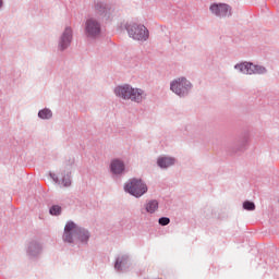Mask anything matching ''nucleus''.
Returning <instances> with one entry per match:
<instances>
[{
  "label": "nucleus",
  "instance_id": "obj_1",
  "mask_svg": "<svg viewBox=\"0 0 279 279\" xmlns=\"http://www.w3.org/2000/svg\"><path fill=\"white\" fill-rule=\"evenodd\" d=\"M74 235L76 239L83 243L84 245L88 244V241L92 236L89 230L87 228H83L82 226H77L75 221L70 219L66 221L64 226V232H63V241L64 243H74Z\"/></svg>",
  "mask_w": 279,
  "mask_h": 279
},
{
  "label": "nucleus",
  "instance_id": "obj_2",
  "mask_svg": "<svg viewBox=\"0 0 279 279\" xmlns=\"http://www.w3.org/2000/svg\"><path fill=\"white\" fill-rule=\"evenodd\" d=\"M122 29L129 34V38L137 40L140 43H146L150 36L149 29L141 23H134V21H128L122 25Z\"/></svg>",
  "mask_w": 279,
  "mask_h": 279
},
{
  "label": "nucleus",
  "instance_id": "obj_3",
  "mask_svg": "<svg viewBox=\"0 0 279 279\" xmlns=\"http://www.w3.org/2000/svg\"><path fill=\"white\" fill-rule=\"evenodd\" d=\"M113 93L117 97H120L122 99H131V101H135L136 104H141L145 95V90H143L142 88H133L131 84L116 86Z\"/></svg>",
  "mask_w": 279,
  "mask_h": 279
},
{
  "label": "nucleus",
  "instance_id": "obj_4",
  "mask_svg": "<svg viewBox=\"0 0 279 279\" xmlns=\"http://www.w3.org/2000/svg\"><path fill=\"white\" fill-rule=\"evenodd\" d=\"M124 192L133 197L140 198L148 193V186L143 178H130V180L124 183Z\"/></svg>",
  "mask_w": 279,
  "mask_h": 279
},
{
  "label": "nucleus",
  "instance_id": "obj_5",
  "mask_svg": "<svg viewBox=\"0 0 279 279\" xmlns=\"http://www.w3.org/2000/svg\"><path fill=\"white\" fill-rule=\"evenodd\" d=\"M194 84L187 77H177L170 82V90L180 98L191 95Z\"/></svg>",
  "mask_w": 279,
  "mask_h": 279
},
{
  "label": "nucleus",
  "instance_id": "obj_6",
  "mask_svg": "<svg viewBox=\"0 0 279 279\" xmlns=\"http://www.w3.org/2000/svg\"><path fill=\"white\" fill-rule=\"evenodd\" d=\"M133 265L131 254L120 253L116 255L113 260V269L118 274H128Z\"/></svg>",
  "mask_w": 279,
  "mask_h": 279
},
{
  "label": "nucleus",
  "instance_id": "obj_7",
  "mask_svg": "<svg viewBox=\"0 0 279 279\" xmlns=\"http://www.w3.org/2000/svg\"><path fill=\"white\" fill-rule=\"evenodd\" d=\"M25 251L29 260H38L44 254V243L38 239H31L26 243Z\"/></svg>",
  "mask_w": 279,
  "mask_h": 279
},
{
  "label": "nucleus",
  "instance_id": "obj_8",
  "mask_svg": "<svg viewBox=\"0 0 279 279\" xmlns=\"http://www.w3.org/2000/svg\"><path fill=\"white\" fill-rule=\"evenodd\" d=\"M234 69L240 73H244L245 75H264L265 73H267L266 66L253 64L252 62H240V64L234 65Z\"/></svg>",
  "mask_w": 279,
  "mask_h": 279
},
{
  "label": "nucleus",
  "instance_id": "obj_9",
  "mask_svg": "<svg viewBox=\"0 0 279 279\" xmlns=\"http://www.w3.org/2000/svg\"><path fill=\"white\" fill-rule=\"evenodd\" d=\"M101 32H102L101 23L97 21V19H87L85 23V28H84L86 38H92V39L99 38V36L101 35Z\"/></svg>",
  "mask_w": 279,
  "mask_h": 279
},
{
  "label": "nucleus",
  "instance_id": "obj_10",
  "mask_svg": "<svg viewBox=\"0 0 279 279\" xmlns=\"http://www.w3.org/2000/svg\"><path fill=\"white\" fill-rule=\"evenodd\" d=\"M95 14L100 21H110L113 14L112 5L105 1H95Z\"/></svg>",
  "mask_w": 279,
  "mask_h": 279
},
{
  "label": "nucleus",
  "instance_id": "obj_11",
  "mask_svg": "<svg viewBox=\"0 0 279 279\" xmlns=\"http://www.w3.org/2000/svg\"><path fill=\"white\" fill-rule=\"evenodd\" d=\"M74 39V32L72 27H65L58 40V51L63 53L69 49Z\"/></svg>",
  "mask_w": 279,
  "mask_h": 279
},
{
  "label": "nucleus",
  "instance_id": "obj_12",
  "mask_svg": "<svg viewBox=\"0 0 279 279\" xmlns=\"http://www.w3.org/2000/svg\"><path fill=\"white\" fill-rule=\"evenodd\" d=\"M209 11L218 19L232 16V8L231 5H228V3H211L209 5Z\"/></svg>",
  "mask_w": 279,
  "mask_h": 279
},
{
  "label": "nucleus",
  "instance_id": "obj_13",
  "mask_svg": "<svg viewBox=\"0 0 279 279\" xmlns=\"http://www.w3.org/2000/svg\"><path fill=\"white\" fill-rule=\"evenodd\" d=\"M109 169L113 175H125L126 165L121 158H113L109 165Z\"/></svg>",
  "mask_w": 279,
  "mask_h": 279
},
{
  "label": "nucleus",
  "instance_id": "obj_14",
  "mask_svg": "<svg viewBox=\"0 0 279 279\" xmlns=\"http://www.w3.org/2000/svg\"><path fill=\"white\" fill-rule=\"evenodd\" d=\"M177 162V158L173 156H158L156 163L159 169H169L170 167H173Z\"/></svg>",
  "mask_w": 279,
  "mask_h": 279
},
{
  "label": "nucleus",
  "instance_id": "obj_15",
  "mask_svg": "<svg viewBox=\"0 0 279 279\" xmlns=\"http://www.w3.org/2000/svg\"><path fill=\"white\" fill-rule=\"evenodd\" d=\"M250 143V137L247 134H244V136H241L234 145L231 147V154H238L239 151H245L247 149V145Z\"/></svg>",
  "mask_w": 279,
  "mask_h": 279
},
{
  "label": "nucleus",
  "instance_id": "obj_16",
  "mask_svg": "<svg viewBox=\"0 0 279 279\" xmlns=\"http://www.w3.org/2000/svg\"><path fill=\"white\" fill-rule=\"evenodd\" d=\"M144 209L146 213L154 215L159 209V202L158 199H148L144 204Z\"/></svg>",
  "mask_w": 279,
  "mask_h": 279
},
{
  "label": "nucleus",
  "instance_id": "obj_17",
  "mask_svg": "<svg viewBox=\"0 0 279 279\" xmlns=\"http://www.w3.org/2000/svg\"><path fill=\"white\" fill-rule=\"evenodd\" d=\"M52 117L53 112L50 108H41V110H38V119L43 121H49Z\"/></svg>",
  "mask_w": 279,
  "mask_h": 279
},
{
  "label": "nucleus",
  "instance_id": "obj_18",
  "mask_svg": "<svg viewBox=\"0 0 279 279\" xmlns=\"http://www.w3.org/2000/svg\"><path fill=\"white\" fill-rule=\"evenodd\" d=\"M74 160H72L71 162V169L70 171H66V173H64L63 178H62V183L64 184V186H71L72 184V169L74 167Z\"/></svg>",
  "mask_w": 279,
  "mask_h": 279
},
{
  "label": "nucleus",
  "instance_id": "obj_19",
  "mask_svg": "<svg viewBox=\"0 0 279 279\" xmlns=\"http://www.w3.org/2000/svg\"><path fill=\"white\" fill-rule=\"evenodd\" d=\"M62 206H60V204H52L49 207V215H51L52 217H59L60 215H62Z\"/></svg>",
  "mask_w": 279,
  "mask_h": 279
},
{
  "label": "nucleus",
  "instance_id": "obj_20",
  "mask_svg": "<svg viewBox=\"0 0 279 279\" xmlns=\"http://www.w3.org/2000/svg\"><path fill=\"white\" fill-rule=\"evenodd\" d=\"M242 206L244 210H255L256 208V204L252 199H245Z\"/></svg>",
  "mask_w": 279,
  "mask_h": 279
},
{
  "label": "nucleus",
  "instance_id": "obj_21",
  "mask_svg": "<svg viewBox=\"0 0 279 279\" xmlns=\"http://www.w3.org/2000/svg\"><path fill=\"white\" fill-rule=\"evenodd\" d=\"M159 226H169L171 223L170 217H159L158 219Z\"/></svg>",
  "mask_w": 279,
  "mask_h": 279
},
{
  "label": "nucleus",
  "instance_id": "obj_22",
  "mask_svg": "<svg viewBox=\"0 0 279 279\" xmlns=\"http://www.w3.org/2000/svg\"><path fill=\"white\" fill-rule=\"evenodd\" d=\"M49 175L56 184H60V178L57 175V173H53L52 171H49Z\"/></svg>",
  "mask_w": 279,
  "mask_h": 279
},
{
  "label": "nucleus",
  "instance_id": "obj_23",
  "mask_svg": "<svg viewBox=\"0 0 279 279\" xmlns=\"http://www.w3.org/2000/svg\"><path fill=\"white\" fill-rule=\"evenodd\" d=\"M3 8V0H0V10Z\"/></svg>",
  "mask_w": 279,
  "mask_h": 279
}]
</instances>
